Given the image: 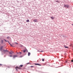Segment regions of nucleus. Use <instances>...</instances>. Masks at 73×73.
Segmentation results:
<instances>
[{"instance_id":"f257e3e1","label":"nucleus","mask_w":73,"mask_h":73,"mask_svg":"<svg viewBox=\"0 0 73 73\" xmlns=\"http://www.w3.org/2000/svg\"><path fill=\"white\" fill-rule=\"evenodd\" d=\"M64 7H65L66 8H69V5H64Z\"/></svg>"},{"instance_id":"f03ea898","label":"nucleus","mask_w":73,"mask_h":73,"mask_svg":"<svg viewBox=\"0 0 73 73\" xmlns=\"http://www.w3.org/2000/svg\"><path fill=\"white\" fill-rule=\"evenodd\" d=\"M3 53H6V52H8V50H3Z\"/></svg>"},{"instance_id":"7ed1b4c3","label":"nucleus","mask_w":73,"mask_h":73,"mask_svg":"<svg viewBox=\"0 0 73 73\" xmlns=\"http://www.w3.org/2000/svg\"><path fill=\"white\" fill-rule=\"evenodd\" d=\"M33 21H34L35 23H36V22H38V21H37V19H36L34 20Z\"/></svg>"},{"instance_id":"20e7f679","label":"nucleus","mask_w":73,"mask_h":73,"mask_svg":"<svg viewBox=\"0 0 73 73\" xmlns=\"http://www.w3.org/2000/svg\"><path fill=\"white\" fill-rule=\"evenodd\" d=\"M35 65H38L39 66H41V64L37 63H35Z\"/></svg>"},{"instance_id":"39448f33","label":"nucleus","mask_w":73,"mask_h":73,"mask_svg":"<svg viewBox=\"0 0 73 73\" xmlns=\"http://www.w3.org/2000/svg\"><path fill=\"white\" fill-rule=\"evenodd\" d=\"M26 51H27V52H28V50H27V49H25V50H23V52L24 53H25V52Z\"/></svg>"},{"instance_id":"423d86ee","label":"nucleus","mask_w":73,"mask_h":73,"mask_svg":"<svg viewBox=\"0 0 73 73\" xmlns=\"http://www.w3.org/2000/svg\"><path fill=\"white\" fill-rule=\"evenodd\" d=\"M15 69L17 70L19 69H20V68H19V67L17 66L15 67Z\"/></svg>"},{"instance_id":"0eeeda50","label":"nucleus","mask_w":73,"mask_h":73,"mask_svg":"<svg viewBox=\"0 0 73 73\" xmlns=\"http://www.w3.org/2000/svg\"><path fill=\"white\" fill-rule=\"evenodd\" d=\"M3 46H1L0 47V50L1 51L3 49Z\"/></svg>"},{"instance_id":"6e6552de","label":"nucleus","mask_w":73,"mask_h":73,"mask_svg":"<svg viewBox=\"0 0 73 73\" xmlns=\"http://www.w3.org/2000/svg\"><path fill=\"white\" fill-rule=\"evenodd\" d=\"M13 52L12 51H11V52H9V54H12L13 53Z\"/></svg>"},{"instance_id":"1a4fd4ad","label":"nucleus","mask_w":73,"mask_h":73,"mask_svg":"<svg viewBox=\"0 0 73 73\" xmlns=\"http://www.w3.org/2000/svg\"><path fill=\"white\" fill-rule=\"evenodd\" d=\"M51 19H52V20H53L54 19V17H50Z\"/></svg>"},{"instance_id":"9d476101","label":"nucleus","mask_w":73,"mask_h":73,"mask_svg":"<svg viewBox=\"0 0 73 73\" xmlns=\"http://www.w3.org/2000/svg\"><path fill=\"white\" fill-rule=\"evenodd\" d=\"M17 57V56L16 55H14L13 56V58H15V57Z\"/></svg>"},{"instance_id":"9b49d317","label":"nucleus","mask_w":73,"mask_h":73,"mask_svg":"<svg viewBox=\"0 0 73 73\" xmlns=\"http://www.w3.org/2000/svg\"><path fill=\"white\" fill-rule=\"evenodd\" d=\"M31 55V53L30 52H28V55L29 56Z\"/></svg>"},{"instance_id":"f8f14e48","label":"nucleus","mask_w":73,"mask_h":73,"mask_svg":"<svg viewBox=\"0 0 73 73\" xmlns=\"http://www.w3.org/2000/svg\"><path fill=\"white\" fill-rule=\"evenodd\" d=\"M64 46L65 48H68V47L67 46Z\"/></svg>"},{"instance_id":"ddd939ff","label":"nucleus","mask_w":73,"mask_h":73,"mask_svg":"<svg viewBox=\"0 0 73 73\" xmlns=\"http://www.w3.org/2000/svg\"><path fill=\"white\" fill-rule=\"evenodd\" d=\"M27 22H29V20L28 19L26 21Z\"/></svg>"},{"instance_id":"4468645a","label":"nucleus","mask_w":73,"mask_h":73,"mask_svg":"<svg viewBox=\"0 0 73 73\" xmlns=\"http://www.w3.org/2000/svg\"><path fill=\"white\" fill-rule=\"evenodd\" d=\"M20 66V67H23V65H21Z\"/></svg>"},{"instance_id":"2eb2a0df","label":"nucleus","mask_w":73,"mask_h":73,"mask_svg":"<svg viewBox=\"0 0 73 73\" xmlns=\"http://www.w3.org/2000/svg\"><path fill=\"white\" fill-rule=\"evenodd\" d=\"M9 44H10V45H11V46H12L11 44H10V43H9Z\"/></svg>"},{"instance_id":"dca6fc26","label":"nucleus","mask_w":73,"mask_h":73,"mask_svg":"<svg viewBox=\"0 0 73 73\" xmlns=\"http://www.w3.org/2000/svg\"><path fill=\"white\" fill-rule=\"evenodd\" d=\"M7 39H9V37L8 36V37H7Z\"/></svg>"},{"instance_id":"f3484780","label":"nucleus","mask_w":73,"mask_h":73,"mask_svg":"<svg viewBox=\"0 0 73 73\" xmlns=\"http://www.w3.org/2000/svg\"><path fill=\"white\" fill-rule=\"evenodd\" d=\"M72 62H73V60H72L71 61Z\"/></svg>"},{"instance_id":"a211bd4d","label":"nucleus","mask_w":73,"mask_h":73,"mask_svg":"<svg viewBox=\"0 0 73 73\" xmlns=\"http://www.w3.org/2000/svg\"><path fill=\"white\" fill-rule=\"evenodd\" d=\"M65 63H68V61H66L65 62Z\"/></svg>"},{"instance_id":"6ab92c4d","label":"nucleus","mask_w":73,"mask_h":73,"mask_svg":"<svg viewBox=\"0 0 73 73\" xmlns=\"http://www.w3.org/2000/svg\"><path fill=\"white\" fill-rule=\"evenodd\" d=\"M42 61H44V59H42Z\"/></svg>"},{"instance_id":"aec40b11","label":"nucleus","mask_w":73,"mask_h":73,"mask_svg":"<svg viewBox=\"0 0 73 73\" xmlns=\"http://www.w3.org/2000/svg\"><path fill=\"white\" fill-rule=\"evenodd\" d=\"M1 42H2V43H3V40H1Z\"/></svg>"},{"instance_id":"412c9836","label":"nucleus","mask_w":73,"mask_h":73,"mask_svg":"<svg viewBox=\"0 0 73 73\" xmlns=\"http://www.w3.org/2000/svg\"><path fill=\"white\" fill-rule=\"evenodd\" d=\"M56 2H57V3H60V2L58 1H56Z\"/></svg>"},{"instance_id":"4be33fe9","label":"nucleus","mask_w":73,"mask_h":73,"mask_svg":"<svg viewBox=\"0 0 73 73\" xmlns=\"http://www.w3.org/2000/svg\"><path fill=\"white\" fill-rule=\"evenodd\" d=\"M31 68H33V66H31Z\"/></svg>"},{"instance_id":"5701e85b","label":"nucleus","mask_w":73,"mask_h":73,"mask_svg":"<svg viewBox=\"0 0 73 73\" xmlns=\"http://www.w3.org/2000/svg\"><path fill=\"white\" fill-rule=\"evenodd\" d=\"M2 65H3L2 64H0V66H2Z\"/></svg>"},{"instance_id":"b1692460","label":"nucleus","mask_w":73,"mask_h":73,"mask_svg":"<svg viewBox=\"0 0 73 73\" xmlns=\"http://www.w3.org/2000/svg\"><path fill=\"white\" fill-rule=\"evenodd\" d=\"M7 42H8V43H9H9H9V41H8V40L7 41Z\"/></svg>"},{"instance_id":"393cba45","label":"nucleus","mask_w":73,"mask_h":73,"mask_svg":"<svg viewBox=\"0 0 73 73\" xmlns=\"http://www.w3.org/2000/svg\"><path fill=\"white\" fill-rule=\"evenodd\" d=\"M4 40L5 41H6V42H7V40H5V39H4Z\"/></svg>"},{"instance_id":"a878e982","label":"nucleus","mask_w":73,"mask_h":73,"mask_svg":"<svg viewBox=\"0 0 73 73\" xmlns=\"http://www.w3.org/2000/svg\"><path fill=\"white\" fill-rule=\"evenodd\" d=\"M16 44H18V43H17V42L16 43Z\"/></svg>"},{"instance_id":"bb28decb","label":"nucleus","mask_w":73,"mask_h":73,"mask_svg":"<svg viewBox=\"0 0 73 73\" xmlns=\"http://www.w3.org/2000/svg\"><path fill=\"white\" fill-rule=\"evenodd\" d=\"M12 55H10V57H12Z\"/></svg>"},{"instance_id":"cd10ccee","label":"nucleus","mask_w":73,"mask_h":73,"mask_svg":"<svg viewBox=\"0 0 73 73\" xmlns=\"http://www.w3.org/2000/svg\"><path fill=\"white\" fill-rule=\"evenodd\" d=\"M21 52H20V54H21Z\"/></svg>"},{"instance_id":"c85d7f7f","label":"nucleus","mask_w":73,"mask_h":73,"mask_svg":"<svg viewBox=\"0 0 73 73\" xmlns=\"http://www.w3.org/2000/svg\"><path fill=\"white\" fill-rule=\"evenodd\" d=\"M28 64H30V63H28Z\"/></svg>"},{"instance_id":"c756f323","label":"nucleus","mask_w":73,"mask_h":73,"mask_svg":"<svg viewBox=\"0 0 73 73\" xmlns=\"http://www.w3.org/2000/svg\"><path fill=\"white\" fill-rule=\"evenodd\" d=\"M72 25L73 26V24H72Z\"/></svg>"}]
</instances>
